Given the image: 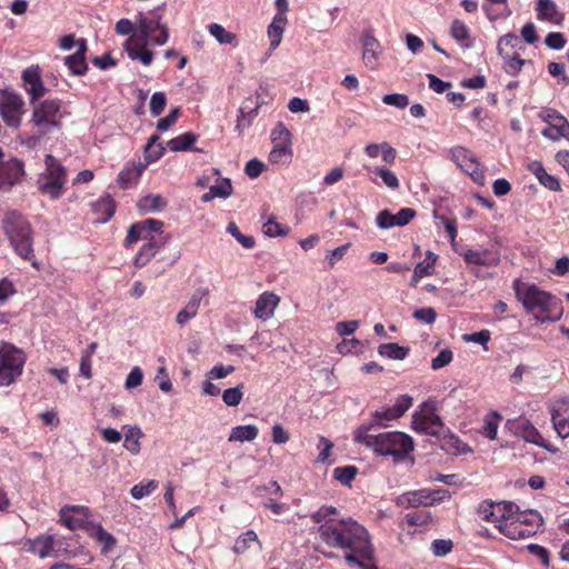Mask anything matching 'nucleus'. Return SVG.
I'll list each match as a JSON object with an SVG mask.
<instances>
[{"instance_id": "obj_49", "label": "nucleus", "mask_w": 569, "mask_h": 569, "mask_svg": "<svg viewBox=\"0 0 569 569\" xmlns=\"http://www.w3.org/2000/svg\"><path fill=\"white\" fill-rule=\"evenodd\" d=\"M0 107H23L22 97L9 89L0 90Z\"/></svg>"}, {"instance_id": "obj_6", "label": "nucleus", "mask_w": 569, "mask_h": 569, "mask_svg": "<svg viewBox=\"0 0 569 569\" xmlns=\"http://www.w3.org/2000/svg\"><path fill=\"white\" fill-rule=\"evenodd\" d=\"M26 362L22 350L11 343L3 342L0 346V387L13 383L21 376Z\"/></svg>"}, {"instance_id": "obj_55", "label": "nucleus", "mask_w": 569, "mask_h": 569, "mask_svg": "<svg viewBox=\"0 0 569 569\" xmlns=\"http://www.w3.org/2000/svg\"><path fill=\"white\" fill-rule=\"evenodd\" d=\"M452 548L453 542L450 539H436L431 543V550L436 557L447 556Z\"/></svg>"}, {"instance_id": "obj_41", "label": "nucleus", "mask_w": 569, "mask_h": 569, "mask_svg": "<svg viewBox=\"0 0 569 569\" xmlns=\"http://www.w3.org/2000/svg\"><path fill=\"white\" fill-rule=\"evenodd\" d=\"M397 418L398 417L395 416V410H392L391 406L383 407L372 413V419L367 426H370V430L375 427H386V421H391Z\"/></svg>"}, {"instance_id": "obj_19", "label": "nucleus", "mask_w": 569, "mask_h": 569, "mask_svg": "<svg viewBox=\"0 0 569 569\" xmlns=\"http://www.w3.org/2000/svg\"><path fill=\"white\" fill-rule=\"evenodd\" d=\"M31 550L40 558L56 557L62 550V542L53 535L38 537L33 540Z\"/></svg>"}, {"instance_id": "obj_14", "label": "nucleus", "mask_w": 569, "mask_h": 569, "mask_svg": "<svg viewBox=\"0 0 569 569\" xmlns=\"http://www.w3.org/2000/svg\"><path fill=\"white\" fill-rule=\"evenodd\" d=\"M468 264L483 266V267H496L500 262V253L498 250L490 248L486 249H471L462 248L458 251Z\"/></svg>"}, {"instance_id": "obj_29", "label": "nucleus", "mask_w": 569, "mask_h": 569, "mask_svg": "<svg viewBox=\"0 0 569 569\" xmlns=\"http://www.w3.org/2000/svg\"><path fill=\"white\" fill-rule=\"evenodd\" d=\"M537 17L539 20L560 24L563 14L559 12L557 4L552 0H538Z\"/></svg>"}, {"instance_id": "obj_63", "label": "nucleus", "mask_w": 569, "mask_h": 569, "mask_svg": "<svg viewBox=\"0 0 569 569\" xmlns=\"http://www.w3.org/2000/svg\"><path fill=\"white\" fill-rule=\"evenodd\" d=\"M413 318L423 323L431 325L436 321L437 313L433 308L427 307L416 310L413 312Z\"/></svg>"}, {"instance_id": "obj_1", "label": "nucleus", "mask_w": 569, "mask_h": 569, "mask_svg": "<svg viewBox=\"0 0 569 569\" xmlns=\"http://www.w3.org/2000/svg\"><path fill=\"white\" fill-rule=\"evenodd\" d=\"M332 506H322L311 515L319 523L317 533L320 543L342 551L348 565L360 569H378L368 562L373 558V546L368 530L351 517L340 518Z\"/></svg>"}, {"instance_id": "obj_45", "label": "nucleus", "mask_w": 569, "mask_h": 569, "mask_svg": "<svg viewBox=\"0 0 569 569\" xmlns=\"http://www.w3.org/2000/svg\"><path fill=\"white\" fill-rule=\"evenodd\" d=\"M518 433L526 441L537 446L540 445V441L542 440L540 432L529 421H523L520 423Z\"/></svg>"}, {"instance_id": "obj_58", "label": "nucleus", "mask_w": 569, "mask_h": 569, "mask_svg": "<svg viewBox=\"0 0 569 569\" xmlns=\"http://www.w3.org/2000/svg\"><path fill=\"white\" fill-rule=\"evenodd\" d=\"M21 109H0L2 120L12 128H17L21 120Z\"/></svg>"}, {"instance_id": "obj_52", "label": "nucleus", "mask_w": 569, "mask_h": 569, "mask_svg": "<svg viewBox=\"0 0 569 569\" xmlns=\"http://www.w3.org/2000/svg\"><path fill=\"white\" fill-rule=\"evenodd\" d=\"M33 122L37 127H42L46 124L56 126V121L53 120L54 113L50 112L53 109H33ZM56 111L58 109H54Z\"/></svg>"}, {"instance_id": "obj_16", "label": "nucleus", "mask_w": 569, "mask_h": 569, "mask_svg": "<svg viewBox=\"0 0 569 569\" xmlns=\"http://www.w3.org/2000/svg\"><path fill=\"white\" fill-rule=\"evenodd\" d=\"M21 77L24 90L30 96L31 102L39 100L46 94L47 89L43 86L39 66H31L24 69Z\"/></svg>"}, {"instance_id": "obj_15", "label": "nucleus", "mask_w": 569, "mask_h": 569, "mask_svg": "<svg viewBox=\"0 0 569 569\" xmlns=\"http://www.w3.org/2000/svg\"><path fill=\"white\" fill-rule=\"evenodd\" d=\"M163 222L156 219H147L137 223H133L124 240L126 246H131L138 240H149L153 237V232L161 231Z\"/></svg>"}, {"instance_id": "obj_7", "label": "nucleus", "mask_w": 569, "mask_h": 569, "mask_svg": "<svg viewBox=\"0 0 569 569\" xmlns=\"http://www.w3.org/2000/svg\"><path fill=\"white\" fill-rule=\"evenodd\" d=\"M138 30L140 32L139 39L152 46H163L168 42L169 29L162 21L160 8L150 11L148 16H140Z\"/></svg>"}, {"instance_id": "obj_64", "label": "nucleus", "mask_w": 569, "mask_h": 569, "mask_svg": "<svg viewBox=\"0 0 569 569\" xmlns=\"http://www.w3.org/2000/svg\"><path fill=\"white\" fill-rule=\"evenodd\" d=\"M164 153V147L162 144H157V146H146L144 148V160H146V163L144 164H149V163H152L154 161H157L158 159H160Z\"/></svg>"}, {"instance_id": "obj_25", "label": "nucleus", "mask_w": 569, "mask_h": 569, "mask_svg": "<svg viewBox=\"0 0 569 569\" xmlns=\"http://www.w3.org/2000/svg\"><path fill=\"white\" fill-rule=\"evenodd\" d=\"M528 170L545 188L551 191H559L561 189L559 179L549 174L540 161H531L528 163Z\"/></svg>"}, {"instance_id": "obj_51", "label": "nucleus", "mask_w": 569, "mask_h": 569, "mask_svg": "<svg viewBox=\"0 0 569 569\" xmlns=\"http://www.w3.org/2000/svg\"><path fill=\"white\" fill-rule=\"evenodd\" d=\"M242 385H239L233 388L226 389L222 393V400L227 406L236 407L238 406L243 397Z\"/></svg>"}, {"instance_id": "obj_40", "label": "nucleus", "mask_w": 569, "mask_h": 569, "mask_svg": "<svg viewBox=\"0 0 569 569\" xmlns=\"http://www.w3.org/2000/svg\"><path fill=\"white\" fill-rule=\"evenodd\" d=\"M80 506H64L60 510V522L70 530H76L82 527V520L70 515L71 511L83 510Z\"/></svg>"}, {"instance_id": "obj_60", "label": "nucleus", "mask_w": 569, "mask_h": 569, "mask_svg": "<svg viewBox=\"0 0 569 569\" xmlns=\"http://www.w3.org/2000/svg\"><path fill=\"white\" fill-rule=\"evenodd\" d=\"M453 358V353L450 349H443L439 352V355L432 359L431 368L433 370H439L446 366H448Z\"/></svg>"}, {"instance_id": "obj_56", "label": "nucleus", "mask_w": 569, "mask_h": 569, "mask_svg": "<svg viewBox=\"0 0 569 569\" xmlns=\"http://www.w3.org/2000/svg\"><path fill=\"white\" fill-rule=\"evenodd\" d=\"M143 380V371L140 367H133L129 375L127 376L124 388L127 390H132L141 386Z\"/></svg>"}, {"instance_id": "obj_46", "label": "nucleus", "mask_w": 569, "mask_h": 569, "mask_svg": "<svg viewBox=\"0 0 569 569\" xmlns=\"http://www.w3.org/2000/svg\"><path fill=\"white\" fill-rule=\"evenodd\" d=\"M93 532L91 533L92 537L97 539L98 542H100L103 546V551L107 552L116 545L114 537L106 531L102 526L97 525L92 526Z\"/></svg>"}, {"instance_id": "obj_47", "label": "nucleus", "mask_w": 569, "mask_h": 569, "mask_svg": "<svg viewBox=\"0 0 569 569\" xmlns=\"http://www.w3.org/2000/svg\"><path fill=\"white\" fill-rule=\"evenodd\" d=\"M158 486L159 483L156 480H149L146 483L140 482L131 488L130 495L133 499L140 500L151 495L158 488Z\"/></svg>"}, {"instance_id": "obj_5", "label": "nucleus", "mask_w": 569, "mask_h": 569, "mask_svg": "<svg viewBox=\"0 0 569 569\" xmlns=\"http://www.w3.org/2000/svg\"><path fill=\"white\" fill-rule=\"evenodd\" d=\"M46 169L38 178V189L41 193L47 194L50 199H59L67 183L66 168L51 154H47L44 159Z\"/></svg>"}, {"instance_id": "obj_30", "label": "nucleus", "mask_w": 569, "mask_h": 569, "mask_svg": "<svg viewBox=\"0 0 569 569\" xmlns=\"http://www.w3.org/2000/svg\"><path fill=\"white\" fill-rule=\"evenodd\" d=\"M287 24V17L283 13H276L272 22L268 27V37L270 39V49L278 48L282 40L284 27Z\"/></svg>"}, {"instance_id": "obj_10", "label": "nucleus", "mask_w": 569, "mask_h": 569, "mask_svg": "<svg viewBox=\"0 0 569 569\" xmlns=\"http://www.w3.org/2000/svg\"><path fill=\"white\" fill-rule=\"evenodd\" d=\"M448 499H450V493L447 490L421 489L400 495L396 502L398 507L408 509L435 506Z\"/></svg>"}, {"instance_id": "obj_26", "label": "nucleus", "mask_w": 569, "mask_h": 569, "mask_svg": "<svg viewBox=\"0 0 569 569\" xmlns=\"http://www.w3.org/2000/svg\"><path fill=\"white\" fill-rule=\"evenodd\" d=\"M147 164L142 162L124 166L118 176V182L123 189H128L137 183Z\"/></svg>"}, {"instance_id": "obj_3", "label": "nucleus", "mask_w": 569, "mask_h": 569, "mask_svg": "<svg viewBox=\"0 0 569 569\" xmlns=\"http://www.w3.org/2000/svg\"><path fill=\"white\" fill-rule=\"evenodd\" d=\"M516 296L527 312L541 323L556 322L562 316L560 299L536 284H518Z\"/></svg>"}, {"instance_id": "obj_9", "label": "nucleus", "mask_w": 569, "mask_h": 569, "mask_svg": "<svg viewBox=\"0 0 569 569\" xmlns=\"http://www.w3.org/2000/svg\"><path fill=\"white\" fill-rule=\"evenodd\" d=\"M273 144L269 162L276 166L289 164L292 160V134L282 122H278L270 134Z\"/></svg>"}, {"instance_id": "obj_61", "label": "nucleus", "mask_w": 569, "mask_h": 569, "mask_svg": "<svg viewBox=\"0 0 569 569\" xmlns=\"http://www.w3.org/2000/svg\"><path fill=\"white\" fill-rule=\"evenodd\" d=\"M412 397L408 395H402L397 398L396 402L392 407V410H395V416L398 418L403 416L405 412L412 406Z\"/></svg>"}, {"instance_id": "obj_44", "label": "nucleus", "mask_w": 569, "mask_h": 569, "mask_svg": "<svg viewBox=\"0 0 569 569\" xmlns=\"http://www.w3.org/2000/svg\"><path fill=\"white\" fill-rule=\"evenodd\" d=\"M436 260H437V256L433 254L431 251H428L423 261L419 262L415 267L416 276L417 277H428V276L433 274Z\"/></svg>"}, {"instance_id": "obj_23", "label": "nucleus", "mask_w": 569, "mask_h": 569, "mask_svg": "<svg viewBox=\"0 0 569 569\" xmlns=\"http://www.w3.org/2000/svg\"><path fill=\"white\" fill-rule=\"evenodd\" d=\"M498 529L511 540L526 539L532 536L531 529H527V527L515 517V513L508 517L505 522L498 525Z\"/></svg>"}, {"instance_id": "obj_53", "label": "nucleus", "mask_w": 569, "mask_h": 569, "mask_svg": "<svg viewBox=\"0 0 569 569\" xmlns=\"http://www.w3.org/2000/svg\"><path fill=\"white\" fill-rule=\"evenodd\" d=\"M451 37L458 42H462L470 38V32L465 22L459 19L452 21L450 27Z\"/></svg>"}, {"instance_id": "obj_2", "label": "nucleus", "mask_w": 569, "mask_h": 569, "mask_svg": "<svg viewBox=\"0 0 569 569\" xmlns=\"http://www.w3.org/2000/svg\"><path fill=\"white\" fill-rule=\"evenodd\" d=\"M370 431V426H360L355 432V441L371 448L378 455L405 458L415 448L412 438L405 432L387 431L373 435Z\"/></svg>"}, {"instance_id": "obj_57", "label": "nucleus", "mask_w": 569, "mask_h": 569, "mask_svg": "<svg viewBox=\"0 0 569 569\" xmlns=\"http://www.w3.org/2000/svg\"><path fill=\"white\" fill-rule=\"evenodd\" d=\"M288 231L289 229L287 227L276 222L271 218L263 224V232L268 237L286 236Z\"/></svg>"}, {"instance_id": "obj_38", "label": "nucleus", "mask_w": 569, "mask_h": 569, "mask_svg": "<svg viewBox=\"0 0 569 569\" xmlns=\"http://www.w3.org/2000/svg\"><path fill=\"white\" fill-rule=\"evenodd\" d=\"M197 140V136L192 132L182 133L168 142V147L171 151H188L193 150L192 146Z\"/></svg>"}, {"instance_id": "obj_34", "label": "nucleus", "mask_w": 569, "mask_h": 569, "mask_svg": "<svg viewBox=\"0 0 569 569\" xmlns=\"http://www.w3.org/2000/svg\"><path fill=\"white\" fill-rule=\"evenodd\" d=\"M515 517L521 521L527 529H531L532 536L537 532L538 528L542 523L541 515L536 510H528L523 512H519L518 508L515 509Z\"/></svg>"}, {"instance_id": "obj_32", "label": "nucleus", "mask_w": 569, "mask_h": 569, "mask_svg": "<svg viewBox=\"0 0 569 569\" xmlns=\"http://www.w3.org/2000/svg\"><path fill=\"white\" fill-rule=\"evenodd\" d=\"M259 435V429L254 425L237 426L231 429L228 441L244 442L253 441Z\"/></svg>"}, {"instance_id": "obj_35", "label": "nucleus", "mask_w": 569, "mask_h": 569, "mask_svg": "<svg viewBox=\"0 0 569 569\" xmlns=\"http://www.w3.org/2000/svg\"><path fill=\"white\" fill-rule=\"evenodd\" d=\"M100 222H107L116 212V202L110 196L102 197L94 204Z\"/></svg>"}, {"instance_id": "obj_12", "label": "nucleus", "mask_w": 569, "mask_h": 569, "mask_svg": "<svg viewBox=\"0 0 569 569\" xmlns=\"http://www.w3.org/2000/svg\"><path fill=\"white\" fill-rule=\"evenodd\" d=\"M515 509L517 506L513 502L483 501L479 505L478 513L482 520L492 522L498 528V525L515 513Z\"/></svg>"}, {"instance_id": "obj_8", "label": "nucleus", "mask_w": 569, "mask_h": 569, "mask_svg": "<svg viewBox=\"0 0 569 569\" xmlns=\"http://www.w3.org/2000/svg\"><path fill=\"white\" fill-rule=\"evenodd\" d=\"M411 427L415 431L439 437L440 432L445 429L443 422L437 413L436 405L433 401L422 402L418 410H416L411 418Z\"/></svg>"}, {"instance_id": "obj_59", "label": "nucleus", "mask_w": 569, "mask_h": 569, "mask_svg": "<svg viewBox=\"0 0 569 569\" xmlns=\"http://www.w3.org/2000/svg\"><path fill=\"white\" fill-rule=\"evenodd\" d=\"M350 248V243H345L340 247L328 252L326 256V261L330 268L335 267V264L340 261Z\"/></svg>"}, {"instance_id": "obj_18", "label": "nucleus", "mask_w": 569, "mask_h": 569, "mask_svg": "<svg viewBox=\"0 0 569 569\" xmlns=\"http://www.w3.org/2000/svg\"><path fill=\"white\" fill-rule=\"evenodd\" d=\"M149 42L130 37L124 42V49L131 60H139L143 66H150L153 52L147 49Z\"/></svg>"}, {"instance_id": "obj_11", "label": "nucleus", "mask_w": 569, "mask_h": 569, "mask_svg": "<svg viewBox=\"0 0 569 569\" xmlns=\"http://www.w3.org/2000/svg\"><path fill=\"white\" fill-rule=\"evenodd\" d=\"M450 159L471 179L482 186L486 177L476 156L468 149L457 146L450 149Z\"/></svg>"}, {"instance_id": "obj_36", "label": "nucleus", "mask_w": 569, "mask_h": 569, "mask_svg": "<svg viewBox=\"0 0 569 569\" xmlns=\"http://www.w3.org/2000/svg\"><path fill=\"white\" fill-rule=\"evenodd\" d=\"M378 352L388 359L403 360L408 356L409 349L395 342H388L380 345Z\"/></svg>"}, {"instance_id": "obj_27", "label": "nucleus", "mask_w": 569, "mask_h": 569, "mask_svg": "<svg viewBox=\"0 0 569 569\" xmlns=\"http://www.w3.org/2000/svg\"><path fill=\"white\" fill-rule=\"evenodd\" d=\"M437 438L439 440L440 448L450 455H459L469 451V449H467V445L449 430L443 429Z\"/></svg>"}, {"instance_id": "obj_54", "label": "nucleus", "mask_w": 569, "mask_h": 569, "mask_svg": "<svg viewBox=\"0 0 569 569\" xmlns=\"http://www.w3.org/2000/svg\"><path fill=\"white\" fill-rule=\"evenodd\" d=\"M500 415L498 412H492L490 417H487L485 420V425L482 427V433L493 440L497 437L498 431V420L500 419Z\"/></svg>"}, {"instance_id": "obj_13", "label": "nucleus", "mask_w": 569, "mask_h": 569, "mask_svg": "<svg viewBox=\"0 0 569 569\" xmlns=\"http://www.w3.org/2000/svg\"><path fill=\"white\" fill-rule=\"evenodd\" d=\"M549 411L558 437L561 439L569 438V400L567 398L556 400Z\"/></svg>"}, {"instance_id": "obj_37", "label": "nucleus", "mask_w": 569, "mask_h": 569, "mask_svg": "<svg viewBox=\"0 0 569 569\" xmlns=\"http://www.w3.org/2000/svg\"><path fill=\"white\" fill-rule=\"evenodd\" d=\"M540 117L548 123V126L569 132V123L567 119L559 114L556 109H543L540 112Z\"/></svg>"}, {"instance_id": "obj_62", "label": "nucleus", "mask_w": 569, "mask_h": 569, "mask_svg": "<svg viewBox=\"0 0 569 569\" xmlns=\"http://www.w3.org/2000/svg\"><path fill=\"white\" fill-rule=\"evenodd\" d=\"M545 43L550 49L560 50L566 44V38L561 32H550L545 38Z\"/></svg>"}, {"instance_id": "obj_48", "label": "nucleus", "mask_w": 569, "mask_h": 569, "mask_svg": "<svg viewBox=\"0 0 569 569\" xmlns=\"http://www.w3.org/2000/svg\"><path fill=\"white\" fill-rule=\"evenodd\" d=\"M253 542L259 543L258 536L254 531L248 530L238 537L234 542L233 550L237 553H243Z\"/></svg>"}, {"instance_id": "obj_28", "label": "nucleus", "mask_w": 569, "mask_h": 569, "mask_svg": "<svg viewBox=\"0 0 569 569\" xmlns=\"http://www.w3.org/2000/svg\"><path fill=\"white\" fill-rule=\"evenodd\" d=\"M163 244V240H157L156 238L146 240V243H143L136 256L134 266L138 268L144 267L157 252H159Z\"/></svg>"}, {"instance_id": "obj_50", "label": "nucleus", "mask_w": 569, "mask_h": 569, "mask_svg": "<svg viewBox=\"0 0 569 569\" xmlns=\"http://www.w3.org/2000/svg\"><path fill=\"white\" fill-rule=\"evenodd\" d=\"M358 469L355 466H345L337 467L333 470V477L342 485H350V482L355 479Z\"/></svg>"}, {"instance_id": "obj_39", "label": "nucleus", "mask_w": 569, "mask_h": 569, "mask_svg": "<svg viewBox=\"0 0 569 569\" xmlns=\"http://www.w3.org/2000/svg\"><path fill=\"white\" fill-rule=\"evenodd\" d=\"M142 436L143 433L139 427H128V431L124 435L123 447L132 455H137L140 451V439Z\"/></svg>"}, {"instance_id": "obj_17", "label": "nucleus", "mask_w": 569, "mask_h": 569, "mask_svg": "<svg viewBox=\"0 0 569 569\" xmlns=\"http://www.w3.org/2000/svg\"><path fill=\"white\" fill-rule=\"evenodd\" d=\"M416 217V211L411 208H402L396 214L389 210H382L378 213L376 222L380 229H390L408 224Z\"/></svg>"}, {"instance_id": "obj_42", "label": "nucleus", "mask_w": 569, "mask_h": 569, "mask_svg": "<svg viewBox=\"0 0 569 569\" xmlns=\"http://www.w3.org/2000/svg\"><path fill=\"white\" fill-rule=\"evenodd\" d=\"M369 172L375 173L377 177L381 179V182L389 189L396 190L399 188V180L397 176L389 169L385 167H375L372 169H368Z\"/></svg>"}, {"instance_id": "obj_24", "label": "nucleus", "mask_w": 569, "mask_h": 569, "mask_svg": "<svg viewBox=\"0 0 569 569\" xmlns=\"http://www.w3.org/2000/svg\"><path fill=\"white\" fill-rule=\"evenodd\" d=\"M24 176L23 162L19 159L9 160L2 168V181L0 182V189L6 184L11 188L16 183L20 182Z\"/></svg>"}, {"instance_id": "obj_20", "label": "nucleus", "mask_w": 569, "mask_h": 569, "mask_svg": "<svg viewBox=\"0 0 569 569\" xmlns=\"http://www.w3.org/2000/svg\"><path fill=\"white\" fill-rule=\"evenodd\" d=\"M279 297L273 292L266 291L259 296L256 301L253 313L260 320H268L273 316L274 309L279 305Z\"/></svg>"}, {"instance_id": "obj_43", "label": "nucleus", "mask_w": 569, "mask_h": 569, "mask_svg": "<svg viewBox=\"0 0 569 569\" xmlns=\"http://www.w3.org/2000/svg\"><path fill=\"white\" fill-rule=\"evenodd\" d=\"M210 34L220 43V44H232L234 43L237 36L228 30H226L219 23H212L208 27Z\"/></svg>"}, {"instance_id": "obj_33", "label": "nucleus", "mask_w": 569, "mask_h": 569, "mask_svg": "<svg viewBox=\"0 0 569 569\" xmlns=\"http://www.w3.org/2000/svg\"><path fill=\"white\" fill-rule=\"evenodd\" d=\"M212 176L216 178V184L210 186V190L217 196V198L227 199L233 192V187L229 178H220V170L213 168Z\"/></svg>"}, {"instance_id": "obj_21", "label": "nucleus", "mask_w": 569, "mask_h": 569, "mask_svg": "<svg viewBox=\"0 0 569 569\" xmlns=\"http://www.w3.org/2000/svg\"><path fill=\"white\" fill-rule=\"evenodd\" d=\"M363 53L362 60L366 67L373 70L378 66V58L381 53V47L379 41L370 32L362 36Z\"/></svg>"}, {"instance_id": "obj_31", "label": "nucleus", "mask_w": 569, "mask_h": 569, "mask_svg": "<svg viewBox=\"0 0 569 569\" xmlns=\"http://www.w3.org/2000/svg\"><path fill=\"white\" fill-rule=\"evenodd\" d=\"M167 200L160 194H147L138 202V209L141 213L148 214L162 211L167 207Z\"/></svg>"}, {"instance_id": "obj_4", "label": "nucleus", "mask_w": 569, "mask_h": 569, "mask_svg": "<svg viewBox=\"0 0 569 569\" xmlns=\"http://www.w3.org/2000/svg\"><path fill=\"white\" fill-rule=\"evenodd\" d=\"M1 229L16 253L39 269V263L33 254V231L26 217L16 210L7 211L1 221Z\"/></svg>"}, {"instance_id": "obj_22", "label": "nucleus", "mask_w": 569, "mask_h": 569, "mask_svg": "<svg viewBox=\"0 0 569 569\" xmlns=\"http://www.w3.org/2000/svg\"><path fill=\"white\" fill-rule=\"evenodd\" d=\"M87 41L84 39L77 40V51L66 57L64 63L73 74L81 76L87 69L88 64L86 61Z\"/></svg>"}]
</instances>
